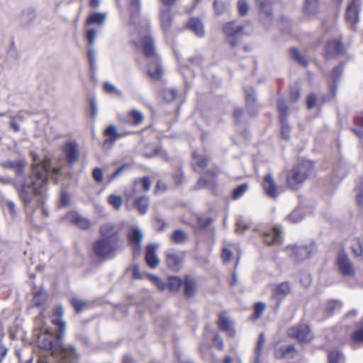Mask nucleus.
<instances>
[{
	"mask_svg": "<svg viewBox=\"0 0 363 363\" xmlns=\"http://www.w3.org/2000/svg\"><path fill=\"white\" fill-rule=\"evenodd\" d=\"M260 10V18L266 28L271 26L273 21V16L271 10V0H255Z\"/></svg>",
	"mask_w": 363,
	"mask_h": 363,
	"instance_id": "10",
	"label": "nucleus"
},
{
	"mask_svg": "<svg viewBox=\"0 0 363 363\" xmlns=\"http://www.w3.org/2000/svg\"><path fill=\"white\" fill-rule=\"evenodd\" d=\"M184 259V253L183 252L169 250L167 252V265L173 271H179L182 268Z\"/></svg>",
	"mask_w": 363,
	"mask_h": 363,
	"instance_id": "12",
	"label": "nucleus"
},
{
	"mask_svg": "<svg viewBox=\"0 0 363 363\" xmlns=\"http://www.w3.org/2000/svg\"><path fill=\"white\" fill-rule=\"evenodd\" d=\"M143 238V233L138 228H133L129 232L128 241L133 248L134 254L140 251Z\"/></svg>",
	"mask_w": 363,
	"mask_h": 363,
	"instance_id": "15",
	"label": "nucleus"
},
{
	"mask_svg": "<svg viewBox=\"0 0 363 363\" xmlns=\"http://www.w3.org/2000/svg\"><path fill=\"white\" fill-rule=\"evenodd\" d=\"M171 239L175 244H183L188 240V235L182 230H177L171 235Z\"/></svg>",
	"mask_w": 363,
	"mask_h": 363,
	"instance_id": "35",
	"label": "nucleus"
},
{
	"mask_svg": "<svg viewBox=\"0 0 363 363\" xmlns=\"http://www.w3.org/2000/svg\"><path fill=\"white\" fill-rule=\"evenodd\" d=\"M318 0H305V4L303 7V11L305 14L308 16L314 15L318 12Z\"/></svg>",
	"mask_w": 363,
	"mask_h": 363,
	"instance_id": "31",
	"label": "nucleus"
},
{
	"mask_svg": "<svg viewBox=\"0 0 363 363\" xmlns=\"http://www.w3.org/2000/svg\"><path fill=\"white\" fill-rule=\"evenodd\" d=\"M0 164L4 168L13 169L16 172L17 177H19L24 171V168L26 165V161L23 158H19L16 160H7L1 162Z\"/></svg>",
	"mask_w": 363,
	"mask_h": 363,
	"instance_id": "14",
	"label": "nucleus"
},
{
	"mask_svg": "<svg viewBox=\"0 0 363 363\" xmlns=\"http://www.w3.org/2000/svg\"><path fill=\"white\" fill-rule=\"evenodd\" d=\"M238 9L239 11V13L242 16H245L249 10L248 5L245 0H239L238 1Z\"/></svg>",
	"mask_w": 363,
	"mask_h": 363,
	"instance_id": "59",
	"label": "nucleus"
},
{
	"mask_svg": "<svg viewBox=\"0 0 363 363\" xmlns=\"http://www.w3.org/2000/svg\"><path fill=\"white\" fill-rule=\"evenodd\" d=\"M188 28L199 38H203L205 35L203 24L198 18H191L188 23Z\"/></svg>",
	"mask_w": 363,
	"mask_h": 363,
	"instance_id": "25",
	"label": "nucleus"
},
{
	"mask_svg": "<svg viewBox=\"0 0 363 363\" xmlns=\"http://www.w3.org/2000/svg\"><path fill=\"white\" fill-rule=\"evenodd\" d=\"M262 187L266 195L272 199H277L281 191L272 174L269 173L264 177Z\"/></svg>",
	"mask_w": 363,
	"mask_h": 363,
	"instance_id": "11",
	"label": "nucleus"
},
{
	"mask_svg": "<svg viewBox=\"0 0 363 363\" xmlns=\"http://www.w3.org/2000/svg\"><path fill=\"white\" fill-rule=\"evenodd\" d=\"M72 304L75 308V310L77 312H79L84 308V306H85V302L77 298H72Z\"/></svg>",
	"mask_w": 363,
	"mask_h": 363,
	"instance_id": "63",
	"label": "nucleus"
},
{
	"mask_svg": "<svg viewBox=\"0 0 363 363\" xmlns=\"http://www.w3.org/2000/svg\"><path fill=\"white\" fill-rule=\"evenodd\" d=\"M160 23L164 31H167L172 23V16L169 9H164L160 13Z\"/></svg>",
	"mask_w": 363,
	"mask_h": 363,
	"instance_id": "27",
	"label": "nucleus"
},
{
	"mask_svg": "<svg viewBox=\"0 0 363 363\" xmlns=\"http://www.w3.org/2000/svg\"><path fill=\"white\" fill-rule=\"evenodd\" d=\"M337 266L340 274L345 277H353L355 274L354 267L344 251L337 255Z\"/></svg>",
	"mask_w": 363,
	"mask_h": 363,
	"instance_id": "8",
	"label": "nucleus"
},
{
	"mask_svg": "<svg viewBox=\"0 0 363 363\" xmlns=\"http://www.w3.org/2000/svg\"><path fill=\"white\" fill-rule=\"evenodd\" d=\"M106 19V16L102 13H92L86 21L87 25L98 24L101 26Z\"/></svg>",
	"mask_w": 363,
	"mask_h": 363,
	"instance_id": "34",
	"label": "nucleus"
},
{
	"mask_svg": "<svg viewBox=\"0 0 363 363\" xmlns=\"http://www.w3.org/2000/svg\"><path fill=\"white\" fill-rule=\"evenodd\" d=\"M288 335L299 342H307L313 338L309 327L306 324H300L289 328Z\"/></svg>",
	"mask_w": 363,
	"mask_h": 363,
	"instance_id": "9",
	"label": "nucleus"
},
{
	"mask_svg": "<svg viewBox=\"0 0 363 363\" xmlns=\"http://www.w3.org/2000/svg\"><path fill=\"white\" fill-rule=\"evenodd\" d=\"M218 323L220 330L226 332L230 337H235L236 332L233 328V323L225 314H220Z\"/></svg>",
	"mask_w": 363,
	"mask_h": 363,
	"instance_id": "17",
	"label": "nucleus"
},
{
	"mask_svg": "<svg viewBox=\"0 0 363 363\" xmlns=\"http://www.w3.org/2000/svg\"><path fill=\"white\" fill-rule=\"evenodd\" d=\"M248 189L247 184H242L236 187L233 193V198L234 199H238L242 197Z\"/></svg>",
	"mask_w": 363,
	"mask_h": 363,
	"instance_id": "49",
	"label": "nucleus"
},
{
	"mask_svg": "<svg viewBox=\"0 0 363 363\" xmlns=\"http://www.w3.org/2000/svg\"><path fill=\"white\" fill-rule=\"evenodd\" d=\"M246 94V102L247 107L255 101V91L252 88H248L245 89Z\"/></svg>",
	"mask_w": 363,
	"mask_h": 363,
	"instance_id": "55",
	"label": "nucleus"
},
{
	"mask_svg": "<svg viewBox=\"0 0 363 363\" xmlns=\"http://www.w3.org/2000/svg\"><path fill=\"white\" fill-rule=\"evenodd\" d=\"M67 219L74 223L77 226L82 229H87L90 227V223L88 219L82 217L76 211H72L67 215Z\"/></svg>",
	"mask_w": 363,
	"mask_h": 363,
	"instance_id": "21",
	"label": "nucleus"
},
{
	"mask_svg": "<svg viewBox=\"0 0 363 363\" xmlns=\"http://www.w3.org/2000/svg\"><path fill=\"white\" fill-rule=\"evenodd\" d=\"M360 6V0H349L346 10V21L348 23L354 25L359 21Z\"/></svg>",
	"mask_w": 363,
	"mask_h": 363,
	"instance_id": "13",
	"label": "nucleus"
},
{
	"mask_svg": "<svg viewBox=\"0 0 363 363\" xmlns=\"http://www.w3.org/2000/svg\"><path fill=\"white\" fill-rule=\"evenodd\" d=\"M342 71L343 67L341 65L335 67L333 69L331 77L334 82H335L338 79V78L341 77Z\"/></svg>",
	"mask_w": 363,
	"mask_h": 363,
	"instance_id": "61",
	"label": "nucleus"
},
{
	"mask_svg": "<svg viewBox=\"0 0 363 363\" xmlns=\"http://www.w3.org/2000/svg\"><path fill=\"white\" fill-rule=\"evenodd\" d=\"M134 205L140 214H145L148 209L149 199L147 196H141L135 201Z\"/></svg>",
	"mask_w": 363,
	"mask_h": 363,
	"instance_id": "33",
	"label": "nucleus"
},
{
	"mask_svg": "<svg viewBox=\"0 0 363 363\" xmlns=\"http://www.w3.org/2000/svg\"><path fill=\"white\" fill-rule=\"evenodd\" d=\"M316 247L313 242L306 245H291L286 249L288 254L298 260H304L315 252Z\"/></svg>",
	"mask_w": 363,
	"mask_h": 363,
	"instance_id": "6",
	"label": "nucleus"
},
{
	"mask_svg": "<svg viewBox=\"0 0 363 363\" xmlns=\"http://www.w3.org/2000/svg\"><path fill=\"white\" fill-rule=\"evenodd\" d=\"M63 308L61 306H59L56 308L54 315L55 317L52 318L50 320V322L55 326L58 328V330L64 333L65 328H66V323L62 319V315H63Z\"/></svg>",
	"mask_w": 363,
	"mask_h": 363,
	"instance_id": "23",
	"label": "nucleus"
},
{
	"mask_svg": "<svg viewBox=\"0 0 363 363\" xmlns=\"http://www.w3.org/2000/svg\"><path fill=\"white\" fill-rule=\"evenodd\" d=\"M93 178L96 182H101L103 180L104 172L101 168L96 167L92 173Z\"/></svg>",
	"mask_w": 363,
	"mask_h": 363,
	"instance_id": "60",
	"label": "nucleus"
},
{
	"mask_svg": "<svg viewBox=\"0 0 363 363\" xmlns=\"http://www.w3.org/2000/svg\"><path fill=\"white\" fill-rule=\"evenodd\" d=\"M296 350L293 345H289L286 347H280L277 346L275 347L274 355L277 359H291L296 355Z\"/></svg>",
	"mask_w": 363,
	"mask_h": 363,
	"instance_id": "20",
	"label": "nucleus"
},
{
	"mask_svg": "<svg viewBox=\"0 0 363 363\" xmlns=\"http://www.w3.org/2000/svg\"><path fill=\"white\" fill-rule=\"evenodd\" d=\"M94 253L100 257H106L117 249V242L101 238L94 244Z\"/></svg>",
	"mask_w": 363,
	"mask_h": 363,
	"instance_id": "7",
	"label": "nucleus"
},
{
	"mask_svg": "<svg viewBox=\"0 0 363 363\" xmlns=\"http://www.w3.org/2000/svg\"><path fill=\"white\" fill-rule=\"evenodd\" d=\"M265 343V337L263 333H261L259 336V339L257 342L255 348V363H259V358L262 355V350Z\"/></svg>",
	"mask_w": 363,
	"mask_h": 363,
	"instance_id": "39",
	"label": "nucleus"
},
{
	"mask_svg": "<svg viewBox=\"0 0 363 363\" xmlns=\"http://www.w3.org/2000/svg\"><path fill=\"white\" fill-rule=\"evenodd\" d=\"M351 129L358 138H363V111L355 117L354 126Z\"/></svg>",
	"mask_w": 363,
	"mask_h": 363,
	"instance_id": "30",
	"label": "nucleus"
},
{
	"mask_svg": "<svg viewBox=\"0 0 363 363\" xmlns=\"http://www.w3.org/2000/svg\"><path fill=\"white\" fill-rule=\"evenodd\" d=\"M34 333L37 337L38 345L51 351L57 363H74L77 359L75 349L72 346L62 344L61 337L63 333L58 330L57 335L54 336L45 325L42 315L35 318Z\"/></svg>",
	"mask_w": 363,
	"mask_h": 363,
	"instance_id": "3",
	"label": "nucleus"
},
{
	"mask_svg": "<svg viewBox=\"0 0 363 363\" xmlns=\"http://www.w3.org/2000/svg\"><path fill=\"white\" fill-rule=\"evenodd\" d=\"M150 279L154 283V284L157 287L158 289L161 291L164 289L165 284L159 277L151 275Z\"/></svg>",
	"mask_w": 363,
	"mask_h": 363,
	"instance_id": "62",
	"label": "nucleus"
},
{
	"mask_svg": "<svg viewBox=\"0 0 363 363\" xmlns=\"http://www.w3.org/2000/svg\"><path fill=\"white\" fill-rule=\"evenodd\" d=\"M87 56L89 62L90 69L92 72L96 69V57L95 50L93 47H89L87 50Z\"/></svg>",
	"mask_w": 363,
	"mask_h": 363,
	"instance_id": "44",
	"label": "nucleus"
},
{
	"mask_svg": "<svg viewBox=\"0 0 363 363\" xmlns=\"http://www.w3.org/2000/svg\"><path fill=\"white\" fill-rule=\"evenodd\" d=\"M18 52L13 43H12L6 55V60L8 61H16L18 59Z\"/></svg>",
	"mask_w": 363,
	"mask_h": 363,
	"instance_id": "47",
	"label": "nucleus"
},
{
	"mask_svg": "<svg viewBox=\"0 0 363 363\" xmlns=\"http://www.w3.org/2000/svg\"><path fill=\"white\" fill-rule=\"evenodd\" d=\"M291 291V286L288 282H282L276 285L273 289V296L279 300L285 298Z\"/></svg>",
	"mask_w": 363,
	"mask_h": 363,
	"instance_id": "24",
	"label": "nucleus"
},
{
	"mask_svg": "<svg viewBox=\"0 0 363 363\" xmlns=\"http://www.w3.org/2000/svg\"><path fill=\"white\" fill-rule=\"evenodd\" d=\"M157 247L156 245L152 244L146 248L145 261L151 268L157 267L160 263V259L155 253Z\"/></svg>",
	"mask_w": 363,
	"mask_h": 363,
	"instance_id": "19",
	"label": "nucleus"
},
{
	"mask_svg": "<svg viewBox=\"0 0 363 363\" xmlns=\"http://www.w3.org/2000/svg\"><path fill=\"white\" fill-rule=\"evenodd\" d=\"M328 362L329 363H344L345 357L340 352L333 350L328 354Z\"/></svg>",
	"mask_w": 363,
	"mask_h": 363,
	"instance_id": "40",
	"label": "nucleus"
},
{
	"mask_svg": "<svg viewBox=\"0 0 363 363\" xmlns=\"http://www.w3.org/2000/svg\"><path fill=\"white\" fill-rule=\"evenodd\" d=\"M213 8L216 14L221 15L228 10V5L221 0H215Z\"/></svg>",
	"mask_w": 363,
	"mask_h": 363,
	"instance_id": "43",
	"label": "nucleus"
},
{
	"mask_svg": "<svg viewBox=\"0 0 363 363\" xmlns=\"http://www.w3.org/2000/svg\"><path fill=\"white\" fill-rule=\"evenodd\" d=\"M99 31V28H90L86 30V39L91 45L90 47H92L95 42V38L96 36L97 33Z\"/></svg>",
	"mask_w": 363,
	"mask_h": 363,
	"instance_id": "51",
	"label": "nucleus"
},
{
	"mask_svg": "<svg viewBox=\"0 0 363 363\" xmlns=\"http://www.w3.org/2000/svg\"><path fill=\"white\" fill-rule=\"evenodd\" d=\"M151 186V182L148 177H143L141 179L135 180L133 184V193L140 192L142 190L148 191Z\"/></svg>",
	"mask_w": 363,
	"mask_h": 363,
	"instance_id": "26",
	"label": "nucleus"
},
{
	"mask_svg": "<svg viewBox=\"0 0 363 363\" xmlns=\"http://www.w3.org/2000/svg\"><path fill=\"white\" fill-rule=\"evenodd\" d=\"M351 250L356 257H363V238H354L351 241Z\"/></svg>",
	"mask_w": 363,
	"mask_h": 363,
	"instance_id": "29",
	"label": "nucleus"
},
{
	"mask_svg": "<svg viewBox=\"0 0 363 363\" xmlns=\"http://www.w3.org/2000/svg\"><path fill=\"white\" fill-rule=\"evenodd\" d=\"M30 155L33 158L32 171L23 182H13L9 177H0V183L13 185L26 208L32 202L38 206L44 199L48 170L50 168V160L48 158H41L34 152H31Z\"/></svg>",
	"mask_w": 363,
	"mask_h": 363,
	"instance_id": "1",
	"label": "nucleus"
},
{
	"mask_svg": "<svg viewBox=\"0 0 363 363\" xmlns=\"http://www.w3.org/2000/svg\"><path fill=\"white\" fill-rule=\"evenodd\" d=\"M277 108L280 113V120H281V118H283V119H286V116L288 112V107L283 99L278 100Z\"/></svg>",
	"mask_w": 363,
	"mask_h": 363,
	"instance_id": "52",
	"label": "nucleus"
},
{
	"mask_svg": "<svg viewBox=\"0 0 363 363\" xmlns=\"http://www.w3.org/2000/svg\"><path fill=\"white\" fill-rule=\"evenodd\" d=\"M291 57L296 60L299 64L306 66L307 65V60L305 57L299 52L296 48L291 49Z\"/></svg>",
	"mask_w": 363,
	"mask_h": 363,
	"instance_id": "46",
	"label": "nucleus"
},
{
	"mask_svg": "<svg viewBox=\"0 0 363 363\" xmlns=\"http://www.w3.org/2000/svg\"><path fill=\"white\" fill-rule=\"evenodd\" d=\"M303 216V210L301 208H296L287 216V220L291 223H295L301 220Z\"/></svg>",
	"mask_w": 363,
	"mask_h": 363,
	"instance_id": "42",
	"label": "nucleus"
},
{
	"mask_svg": "<svg viewBox=\"0 0 363 363\" xmlns=\"http://www.w3.org/2000/svg\"><path fill=\"white\" fill-rule=\"evenodd\" d=\"M108 203L116 209H119L123 204V199L120 196L110 195L108 198Z\"/></svg>",
	"mask_w": 363,
	"mask_h": 363,
	"instance_id": "48",
	"label": "nucleus"
},
{
	"mask_svg": "<svg viewBox=\"0 0 363 363\" xmlns=\"http://www.w3.org/2000/svg\"><path fill=\"white\" fill-rule=\"evenodd\" d=\"M314 172V165L311 160H302L286 174V184L291 189H298Z\"/></svg>",
	"mask_w": 363,
	"mask_h": 363,
	"instance_id": "4",
	"label": "nucleus"
},
{
	"mask_svg": "<svg viewBox=\"0 0 363 363\" xmlns=\"http://www.w3.org/2000/svg\"><path fill=\"white\" fill-rule=\"evenodd\" d=\"M117 228L111 223L104 224L100 228V233L103 238L108 240L111 238V240L113 239L116 242H117Z\"/></svg>",
	"mask_w": 363,
	"mask_h": 363,
	"instance_id": "22",
	"label": "nucleus"
},
{
	"mask_svg": "<svg viewBox=\"0 0 363 363\" xmlns=\"http://www.w3.org/2000/svg\"><path fill=\"white\" fill-rule=\"evenodd\" d=\"M98 108L96 101L94 99H90L89 101V117L92 119L95 118L97 116Z\"/></svg>",
	"mask_w": 363,
	"mask_h": 363,
	"instance_id": "56",
	"label": "nucleus"
},
{
	"mask_svg": "<svg viewBox=\"0 0 363 363\" xmlns=\"http://www.w3.org/2000/svg\"><path fill=\"white\" fill-rule=\"evenodd\" d=\"M47 300V295L44 291H39L33 294V303L36 307L42 306Z\"/></svg>",
	"mask_w": 363,
	"mask_h": 363,
	"instance_id": "38",
	"label": "nucleus"
},
{
	"mask_svg": "<svg viewBox=\"0 0 363 363\" xmlns=\"http://www.w3.org/2000/svg\"><path fill=\"white\" fill-rule=\"evenodd\" d=\"M196 219H197V226L199 228H206L211 222L209 218L207 216H197Z\"/></svg>",
	"mask_w": 363,
	"mask_h": 363,
	"instance_id": "58",
	"label": "nucleus"
},
{
	"mask_svg": "<svg viewBox=\"0 0 363 363\" xmlns=\"http://www.w3.org/2000/svg\"><path fill=\"white\" fill-rule=\"evenodd\" d=\"M196 289L195 281L189 277H186L184 281V293L187 296H191L194 295Z\"/></svg>",
	"mask_w": 363,
	"mask_h": 363,
	"instance_id": "36",
	"label": "nucleus"
},
{
	"mask_svg": "<svg viewBox=\"0 0 363 363\" xmlns=\"http://www.w3.org/2000/svg\"><path fill=\"white\" fill-rule=\"evenodd\" d=\"M176 96L177 91L174 89L167 88L163 91V98L167 102L173 101Z\"/></svg>",
	"mask_w": 363,
	"mask_h": 363,
	"instance_id": "53",
	"label": "nucleus"
},
{
	"mask_svg": "<svg viewBox=\"0 0 363 363\" xmlns=\"http://www.w3.org/2000/svg\"><path fill=\"white\" fill-rule=\"evenodd\" d=\"M128 117H129L130 120L131 121V122L135 125H138L142 123V122L143 121V118H144L143 113L140 111H137V110H133V111H130V113H128Z\"/></svg>",
	"mask_w": 363,
	"mask_h": 363,
	"instance_id": "41",
	"label": "nucleus"
},
{
	"mask_svg": "<svg viewBox=\"0 0 363 363\" xmlns=\"http://www.w3.org/2000/svg\"><path fill=\"white\" fill-rule=\"evenodd\" d=\"M130 19L129 33L132 43L137 48H141L145 55L153 57L147 65V73L150 78L159 80L163 75V69L159 59L156 57V51L152 38L148 34V25L140 18V0H129Z\"/></svg>",
	"mask_w": 363,
	"mask_h": 363,
	"instance_id": "2",
	"label": "nucleus"
},
{
	"mask_svg": "<svg viewBox=\"0 0 363 363\" xmlns=\"http://www.w3.org/2000/svg\"><path fill=\"white\" fill-rule=\"evenodd\" d=\"M208 160L206 157L194 155V163H196L199 167L203 168L208 164Z\"/></svg>",
	"mask_w": 363,
	"mask_h": 363,
	"instance_id": "57",
	"label": "nucleus"
},
{
	"mask_svg": "<svg viewBox=\"0 0 363 363\" xmlns=\"http://www.w3.org/2000/svg\"><path fill=\"white\" fill-rule=\"evenodd\" d=\"M281 123V136L284 139L288 140L290 138V128L288 125V123L286 121V119H283L281 118V120H280Z\"/></svg>",
	"mask_w": 363,
	"mask_h": 363,
	"instance_id": "54",
	"label": "nucleus"
},
{
	"mask_svg": "<svg viewBox=\"0 0 363 363\" xmlns=\"http://www.w3.org/2000/svg\"><path fill=\"white\" fill-rule=\"evenodd\" d=\"M343 50V46L341 42L335 39L327 42L325 45V55L328 57H335L340 53Z\"/></svg>",
	"mask_w": 363,
	"mask_h": 363,
	"instance_id": "16",
	"label": "nucleus"
},
{
	"mask_svg": "<svg viewBox=\"0 0 363 363\" xmlns=\"http://www.w3.org/2000/svg\"><path fill=\"white\" fill-rule=\"evenodd\" d=\"M266 308V305L262 302L257 303L254 306V313L252 318L255 320L259 318Z\"/></svg>",
	"mask_w": 363,
	"mask_h": 363,
	"instance_id": "50",
	"label": "nucleus"
},
{
	"mask_svg": "<svg viewBox=\"0 0 363 363\" xmlns=\"http://www.w3.org/2000/svg\"><path fill=\"white\" fill-rule=\"evenodd\" d=\"M105 135L107 137V139L105 140V143H108V141H113L116 138L121 137V135L119 134L117 131L116 126L115 125H110L105 130Z\"/></svg>",
	"mask_w": 363,
	"mask_h": 363,
	"instance_id": "37",
	"label": "nucleus"
},
{
	"mask_svg": "<svg viewBox=\"0 0 363 363\" xmlns=\"http://www.w3.org/2000/svg\"><path fill=\"white\" fill-rule=\"evenodd\" d=\"M356 196L358 204L363 206V183L357 188Z\"/></svg>",
	"mask_w": 363,
	"mask_h": 363,
	"instance_id": "64",
	"label": "nucleus"
},
{
	"mask_svg": "<svg viewBox=\"0 0 363 363\" xmlns=\"http://www.w3.org/2000/svg\"><path fill=\"white\" fill-rule=\"evenodd\" d=\"M223 30L227 42L232 48H234L240 43L242 34H249L252 32V27L250 24L244 26L238 23L237 21H230L223 24Z\"/></svg>",
	"mask_w": 363,
	"mask_h": 363,
	"instance_id": "5",
	"label": "nucleus"
},
{
	"mask_svg": "<svg viewBox=\"0 0 363 363\" xmlns=\"http://www.w3.org/2000/svg\"><path fill=\"white\" fill-rule=\"evenodd\" d=\"M65 152L70 165L75 163L79 157V151L76 143L67 142L65 145Z\"/></svg>",
	"mask_w": 363,
	"mask_h": 363,
	"instance_id": "18",
	"label": "nucleus"
},
{
	"mask_svg": "<svg viewBox=\"0 0 363 363\" xmlns=\"http://www.w3.org/2000/svg\"><path fill=\"white\" fill-rule=\"evenodd\" d=\"M182 281L178 277H171L169 278L168 288L171 291H177L182 286Z\"/></svg>",
	"mask_w": 363,
	"mask_h": 363,
	"instance_id": "45",
	"label": "nucleus"
},
{
	"mask_svg": "<svg viewBox=\"0 0 363 363\" xmlns=\"http://www.w3.org/2000/svg\"><path fill=\"white\" fill-rule=\"evenodd\" d=\"M342 303L340 301L330 300L323 306V311L328 315H331L335 310L341 308Z\"/></svg>",
	"mask_w": 363,
	"mask_h": 363,
	"instance_id": "32",
	"label": "nucleus"
},
{
	"mask_svg": "<svg viewBox=\"0 0 363 363\" xmlns=\"http://www.w3.org/2000/svg\"><path fill=\"white\" fill-rule=\"evenodd\" d=\"M281 230L278 228H274L273 230L265 232L263 234L264 241L267 245H272L274 242H278L280 240Z\"/></svg>",
	"mask_w": 363,
	"mask_h": 363,
	"instance_id": "28",
	"label": "nucleus"
}]
</instances>
